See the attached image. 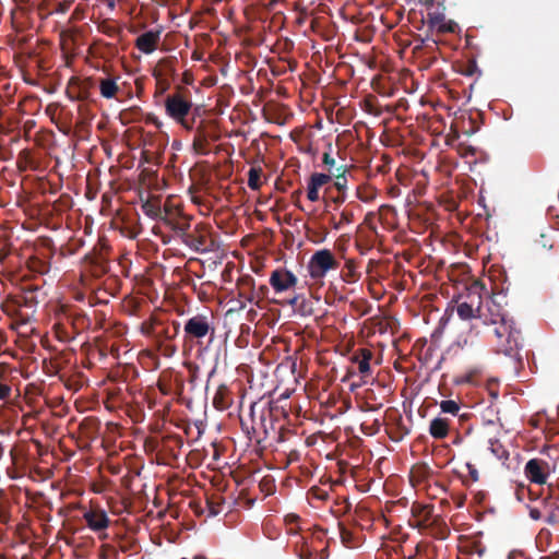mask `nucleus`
<instances>
[{
    "label": "nucleus",
    "instance_id": "nucleus-1",
    "mask_svg": "<svg viewBox=\"0 0 559 559\" xmlns=\"http://www.w3.org/2000/svg\"><path fill=\"white\" fill-rule=\"evenodd\" d=\"M503 305H507V296L502 292L481 296L477 322L488 328L491 343L497 353L503 354L521 365L523 359L522 333L516 328L514 320L509 317Z\"/></svg>",
    "mask_w": 559,
    "mask_h": 559
},
{
    "label": "nucleus",
    "instance_id": "nucleus-2",
    "mask_svg": "<svg viewBox=\"0 0 559 559\" xmlns=\"http://www.w3.org/2000/svg\"><path fill=\"white\" fill-rule=\"evenodd\" d=\"M163 104L166 115L171 120L186 131L193 130L195 116L199 115L200 107L193 105L191 92L187 87L177 85L173 93L165 96Z\"/></svg>",
    "mask_w": 559,
    "mask_h": 559
},
{
    "label": "nucleus",
    "instance_id": "nucleus-3",
    "mask_svg": "<svg viewBox=\"0 0 559 559\" xmlns=\"http://www.w3.org/2000/svg\"><path fill=\"white\" fill-rule=\"evenodd\" d=\"M488 289L480 281H473L466 288V295L462 296V301L457 302L456 312L462 320L477 321V314L480 311L481 296L487 295ZM478 323H474L469 329V334L478 335Z\"/></svg>",
    "mask_w": 559,
    "mask_h": 559
},
{
    "label": "nucleus",
    "instance_id": "nucleus-4",
    "mask_svg": "<svg viewBox=\"0 0 559 559\" xmlns=\"http://www.w3.org/2000/svg\"><path fill=\"white\" fill-rule=\"evenodd\" d=\"M285 415L284 411L278 406L270 403L267 408H263L259 415L258 420L254 417V406L251 407L252 427L248 431L249 439L261 443L264 439L269 438L273 432H276L277 425L280 424L278 417Z\"/></svg>",
    "mask_w": 559,
    "mask_h": 559
},
{
    "label": "nucleus",
    "instance_id": "nucleus-5",
    "mask_svg": "<svg viewBox=\"0 0 559 559\" xmlns=\"http://www.w3.org/2000/svg\"><path fill=\"white\" fill-rule=\"evenodd\" d=\"M338 262L329 249L316 251L308 263L309 275L313 280L323 278L331 270H336Z\"/></svg>",
    "mask_w": 559,
    "mask_h": 559
},
{
    "label": "nucleus",
    "instance_id": "nucleus-6",
    "mask_svg": "<svg viewBox=\"0 0 559 559\" xmlns=\"http://www.w3.org/2000/svg\"><path fill=\"white\" fill-rule=\"evenodd\" d=\"M185 341L186 342H200L207 334H214L212 325V317L207 314L198 313L189 318L183 325Z\"/></svg>",
    "mask_w": 559,
    "mask_h": 559
},
{
    "label": "nucleus",
    "instance_id": "nucleus-7",
    "mask_svg": "<svg viewBox=\"0 0 559 559\" xmlns=\"http://www.w3.org/2000/svg\"><path fill=\"white\" fill-rule=\"evenodd\" d=\"M269 283L275 294H283L293 290L298 284V278L292 271L277 267L271 273Z\"/></svg>",
    "mask_w": 559,
    "mask_h": 559
},
{
    "label": "nucleus",
    "instance_id": "nucleus-8",
    "mask_svg": "<svg viewBox=\"0 0 559 559\" xmlns=\"http://www.w3.org/2000/svg\"><path fill=\"white\" fill-rule=\"evenodd\" d=\"M60 319L78 336L91 325L90 318L79 308H64Z\"/></svg>",
    "mask_w": 559,
    "mask_h": 559
},
{
    "label": "nucleus",
    "instance_id": "nucleus-9",
    "mask_svg": "<svg viewBox=\"0 0 559 559\" xmlns=\"http://www.w3.org/2000/svg\"><path fill=\"white\" fill-rule=\"evenodd\" d=\"M550 464L542 459H531L524 467L526 478L534 484L545 485L550 475Z\"/></svg>",
    "mask_w": 559,
    "mask_h": 559
},
{
    "label": "nucleus",
    "instance_id": "nucleus-10",
    "mask_svg": "<svg viewBox=\"0 0 559 559\" xmlns=\"http://www.w3.org/2000/svg\"><path fill=\"white\" fill-rule=\"evenodd\" d=\"M438 7L439 8L437 10L430 11L427 14L428 27L431 29H437V32L440 34L455 33L459 28V25L452 20H445V8L443 3H438Z\"/></svg>",
    "mask_w": 559,
    "mask_h": 559
},
{
    "label": "nucleus",
    "instance_id": "nucleus-11",
    "mask_svg": "<svg viewBox=\"0 0 559 559\" xmlns=\"http://www.w3.org/2000/svg\"><path fill=\"white\" fill-rule=\"evenodd\" d=\"M180 331V323L178 321L164 322L154 319L150 322V332L156 342H168L175 340Z\"/></svg>",
    "mask_w": 559,
    "mask_h": 559
},
{
    "label": "nucleus",
    "instance_id": "nucleus-12",
    "mask_svg": "<svg viewBox=\"0 0 559 559\" xmlns=\"http://www.w3.org/2000/svg\"><path fill=\"white\" fill-rule=\"evenodd\" d=\"M194 136L192 142V148L197 154L206 155L209 154V143L211 140H216V136L212 133L209 124L202 120L198 126L193 124Z\"/></svg>",
    "mask_w": 559,
    "mask_h": 559
},
{
    "label": "nucleus",
    "instance_id": "nucleus-13",
    "mask_svg": "<svg viewBox=\"0 0 559 559\" xmlns=\"http://www.w3.org/2000/svg\"><path fill=\"white\" fill-rule=\"evenodd\" d=\"M181 241L195 252L204 253L211 250V240L200 225L195 226L193 231L183 234Z\"/></svg>",
    "mask_w": 559,
    "mask_h": 559
},
{
    "label": "nucleus",
    "instance_id": "nucleus-14",
    "mask_svg": "<svg viewBox=\"0 0 559 559\" xmlns=\"http://www.w3.org/2000/svg\"><path fill=\"white\" fill-rule=\"evenodd\" d=\"M548 497L551 499L546 504L547 514L545 521L549 525L559 524V483L548 485Z\"/></svg>",
    "mask_w": 559,
    "mask_h": 559
},
{
    "label": "nucleus",
    "instance_id": "nucleus-15",
    "mask_svg": "<svg viewBox=\"0 0 559 559\" xmlns=\"http://www.w3.org/2000/svg\"><path fill=\"white\" fill-rule=\"evenodd\" d=\"M83 519L88 528L94 532H100L109 526L110 520L107 513L99 508H92L84 512Z\"/></svg>",
    "mask_w": 559,
    "mask_h": 559
},
{
    "label": "nucleus",
    "instance_id": "nucleus-16",
    "mask_svg": "<svg viewBox=\"0 0 559 559\" xmlns=\"http://www.w3.org/2000/svg\"><path fill=\"white\" fill-rule=\"evenodd\" d=\"M162 29H150L143 34H141L135 39V47L143 53L150 55L158 46V43L160 40Z\"/></svg>",
    "mask_w": 559,
    "mask_h": 559
},
{
    "label": "nucleus",
    "instance_id": "nucleus-17",
    "mask_svg": "<svg viewBox=\"0 0 559 559\" xmlns=\"http://www.w3.org/2000/svg\"><path fill=\"white\" fill-rule=\"evenodd\" d=\"M332 175H326L323 173H313L309 180L307 187V198L311 202H317L320 199L319 190L331 182Z\"/></svg>",
    "mask_w": 559,
    "mask_h": 559
},
{
    "label": "nucleus",
    "instance_id": "nucleus-18",
    "mask_svg": "<svg viewBox=\"0 0 559 559\" xmlns=\"http://www.w3.org/2000/svg\"><path fill=\"white\" fill-rule=\"evenodd\" d=\"M356 212H361V206L356 202H349L344 206L340 213V219L335 221V217L331 218V223L334 229L340 230L345 225H349L355 222Z\"/></svg>",
    "mask_w": 559,
    "mask_h": 559
},
{
    "label": "nucleus",
    "instance_id": "nucleus-19",
    "mask_svg": "<svg viewBox=\"0 0 559 559\" xmlns=\"http://www.w3.org/2000/svg\"><path fill=\"white\" fill-rule=\"evenodd\" d=\"M288 544L299 559H316V554L309 548L307 539L299 533L292 531Z\"/></svg>",
    "mask_w": 559,
    "mask_h": 559
},
{
    "label": "nucleus",
    "instance_id": "nucleus-20",
    "mask_svg": "<svg viewBox=\"0 0 559 559\" xmlns=\"http://www.w3.org/2000/svg\"><path fill=\"white\" fill-rule=\"evenodd\" d=\"M373 358V353L368 348H358L352 356V361L357 365L358 371L361 376H369L371 372L370 360Z\"/></svg>",
    "mask_w": 559,
    "mask_h": 559
},
{
    "label": "nucleus",
    "instance_id": "nucleus-21",
    "mask_svg": "<svg viewBox=\"0 0 559 559\" xmlns=\"http://www.w3.org/2000/svg\"><path fill=\"white\" fill-rule=\"evenodd\" d=\"M86 270L94 276L100 277L108 272V263L100 255L87 254L84 258Z\"/></svg>",
    "mask_w": 559,
    "mask_h": 559
},
{
    "label": "nucleus",
    "instance_id": "nucleus-22",
    "mask_svg": "<svg viewBox=\"0 0 559 559\" xmlns=\"http://www.w3.org/2000/svg\"><path fill=\"white\" fill-rule=\"evenodd\" d=\"M450 421L447 418L436 417L430 421L429 433L435 439H444L449 435Z\"/></svg>",
    "mask_w": 559,
    "mask_h": 559
},
{
    "label": "nucleus",
    "instance_id": "nucleus-23",
    "mask_svg": "<svg viewBox=\"0 0 559 559\" xmlns=\"http://www.w3.org/2000/svg\"><path fill=\"white\" fill-rule=\"evenodd\" d=\"M233 403L230 391L225 384H221L213 397V405L216 409L225 411Z\"/></svg>",
    "mask_w": 559,
    "mask_h": 559
},
{
    "label": "nucleus",
    "instance_id": "nucleus-24",
    "mask_svg": "<svg viewBox=\"0 0 559 559\" xmlns=\"http://www.w3.org/2000/svg\"><path fill=\"white\" fill-rule=\"evenodd\" d=\"M143 213L152 219L160 221L162 217V201L157 197L148 198L141 205Z\"/></svg>",
    "mask_w": 559,
    "mask_h": 559
},
{
    "label": "nucleus",
    "instance_id": "nucleus-25",
    "mask_svg": "<svg viewBox=\"0 0 559 559\" xmlns=\"http://www.w3.org/2000/svg\"><path fill=\"white\" fill-rule=\"evenodd\" d=\"M248 284L250 286V293L247 296L241 293L240 296L245 297L249 302H254L260 307V301L269 294V287L266 285H261L258 289H254V281L251 277L248 280Z\"/></svg>",
    "mask_w": 559,
    "mask_h": 559
},
{
    "label": "nucleus",
    "instance_id": "nucleus-26",
    "mask_svg": "<svg viewBox=\"0 0 559 559\" xmlns=\"http://www.w3.org/2000/svg\"><path fill=\"white\" fill-rule=\"evenodd\" d=\"M119 91L116 79L106 78L99 81V92L104 98L110 99L116 97Z\"/></svg>",
    "mask_w": 559,
    "mask_h": 559
},
{
    "label": "nucleus",
    "instance_id": "nucleus-27",
    "mask_svg": "<svg viewBox=\"0 0 559 559\" xmlns=\"http://www.w3.org/2000/svg\"><path fill=\"white\" fill-rule=\"evenodd\" d=\"M57 338L63 343H70L75 340L76 335L66 325L64 321L59 318V321L53 325Z\"/></svg>",
    "mask_w": 559,
    "mask_h": 559
},
{
    "label": "nucleus",
    "instance_id": "nucleus-28",
    "mask_svg": "<svg viewBox=\"0 0 559 559\" xmlns=\"http://www.w3.org/2000/svg\"><path fill=\"white\" fill-rule=\"evenodd\" d=\"M340 528V537L344 546L348 548H354L358 546L359 538L355 535L353 531L346 527L345 524L338 523Z\"/></svg>",
    "mask_w": 559,
    "mask_h": 559
},
{
    "label": "nucleus",
    "instance_id": "nucleus-29",
    "mask_svg": "<svg viewBox=\"0 0 559 559\" xmlns=\"http://www.w3.org/2000/svg\"><path fill=\"white\" fill-rule=\"evenodd\" d=\"M180 215H181L180 210L178 207L171 205L169 201H166L164 206H162L160 221L164 222L167 226L169 224H171Z\"/></svg>",
    "mask_w": 559,
    "mask_h": 559
},
{
    "label": "nucleus",
    "instance_id": "nucleus-30",
    "mask_svg": "<svg viewBox=\"0 0 559 559\" xmlns=\"http://www.w3.org/2000/svg\"><path fill=\"white\" fill-rule=\"evenodd\" d=\"M262 168L260 166H252L248 171V187L253 190L258 191L262 187L261 176H262Z\"/></svg>",
    "mask_w": 559,
    "mask_h": 559
},
{
    "label": "nucleus",
    "instance_id": "nucleus-31",
    "mask_svg": "<svg viewBox=\"0 0 559 559\" xmlns=\"http://www.w3.org/2000/svg\"><path fill=\"white\" fill-rule=\"evenodd\" d=\"M174 231L177 233V235L180 237V239L183 238V234L189 233L190 228V222L182 215H180L178 218H176L171 224L168 225Z\"/></svg>",
    "mask_w": 559,
    "mask_h": 559
},
{
    "label": "nucleus",
    "instance_id": "nucleus-32",
    "mask_svg": "<svg viewBox=\"0 0 559 559\" xmlns=\"http://www.w3.org/2000/svg\"><path fill=\"white\" fill-rule=\"evenodd\" d=\"M489 449L497 459L501 461H507L509 459V452L504 449L499 440H490Z\"/></svg>",
    "mask_w": 559,
    "mask_h": 559
},
{
    "label": "nucleus",
    "instance_id": "nucleus-33",
    "mask_svg": "<svg viewBox=\"0 0 559 559\" xmlns=\"http://www.w3.org/2000/svg\"><path fill=\"white\" fill-rule=\"evenodd\" d=\"M206 507L209 510V515L215 516L219 514L223 510V499L222 497H212L207 498L206 500Z\"/></svg>",
    "mask_w": 559,
    "mask_h": 559
},
{
    "label": "nucleus",
    "instance_id": "nucleus-34",
    "mask_svg": "<svg viewBox=\"0 0 559 559\" xmlns=\"http://www.w3.org/2000/svg\"><path fill=\"white\" fill-rule=\"evenodd\" d=\"M278 304H281V305L287 304V305L292 306L294 309L304 308L305 298L299 294H294L292 297H289L283 301H278ZM300 312H301V314L309 313V311H306L305 309H301Z\"/></svg>",
    "mask_w": 559,
    "mask_h": 559
},
{
    "label": "nucleus",
    "instance_id": "nucleus-35",
    "mask_svg": "<svg viewBox=\"0 0 559 559\" xmlns=\"http://www.w3.org/2000/svg\"><path fill=\"white\" fill-rule=\"evenodd\" d=\"M157 349L166 358L173 357L177 352V346L171 343V341L168 342H156Z\"/></svg>",
    "mask_w": 559,
    "mask_h": 559
},
{
    "label": "nucleus",
    "instance_id": "nucleus-36",
    "mask_svg": "<svg viewBox=\"0 0 559 559\" xmlns=\"http://www.w3.org/2000/svg\"><path fill=\"white\" fill-rule=\"evenodd\" d=\"M440 408L443 413L457 416L460 412V405L453 400H443L440 402Z\"/></svg>",
    "mask_w": 559,
    "mask_h": 559
},
{
    "label": "nucleus",
    "instance_id": "nucleus-37",
    "mask_svg": "<svg viewBox=\"0 0 559 559\" xmlns=\"http://www.w3.org/2000/svg\"><path fill=\"white\" fill-rule=\"evenodd\" d=\"M357 198L362 202H370L374 199V190L366 187V186H359L356 190Z\"/></svg>",
    "mask_w": 559,
    "mask_h": 559
},
{
    "label": "nucleus",
    "instance_id": "nucleus-38",
    "mask_svg": "<svg viewBox=\"0 0 559 559\" xmlns=\"http://www.w3.org/2000/svg\"><path fill=\"white\" fill-rule=\"evenodd\" d=\"M332 178H335L334 187L336 188L337 192H346L347 190V178L346 176H342V174H333L331 173Z\"/></svg>",
    "mask_w": 559,
    "mask_h": 559
},
{
    "label": "nucleus",
    "instance_id": "nucleus-39",
    "mask_svg": "<svg viewBox=\"0 0 559 559\" xmlns=\"http://www.w3.org/2000/svg\"><path fill=\"white\" fill-rule=\"evenodd\" d=\"M332 145L329 144V151L323 153L322 163L328 167L329 174L333 173V168L336 164L335 158L331 155Z\"/></svg>",
    "mask_w": 559,
    "mask_h": 559
},
{
    "label": "nucleus",
    "instance_id": "nucleus-40",
    "mask_svg": "<svg viewBox=\"0 0 559 559\" xmlns=\"http://www.w3.org/2000/svg\"><path fill=\"white\" fill-rule=\"evenodd\" d=\"M31 162V153L28 150H23L20 152L19 154V163H17V167L20 170H26L27 168V165L29 164Z\"/></svg>",
    "mask_w": 559,
    "mask_h": 559
},
{
    "label": "nucleus",
    "instance_id": "nucleus-41",
    "mask_svg": "<svg viewBox=\"0 0 559 559\" xmlns=\"http://www.w3.org/2000/svg\"><path fill=\"white\" fill-rule=\"evenodd\" d=\"M168 88H169V83L166 80H157L156 91L154 94L155 100H157V98L162 97Z\"/></svg>",
    "mask_w": 559,
    "mask_h": 559
},
{
    "label": "nucleus",
    "instance_id": "nucleus-42",
    "mask_svg": "<svg viewBox=\"0 0 559 559\" xmlns=\"http://www.w3.org/2000/svg\"><path fill=\"white\" fill-rule=\"evenodd\" d=\"M309 493L313 499L325 501L329 498V492L314 486L310 489Z\"/></svg>",
    "mask_w": 559,
    "mask_h": 559
},
{
    "label": "nucleus",
    "instance_id": "nucleus-43",
    "mask_svg": "<svg viewBox=\"0 0 559 559\" xmlns=\"http://www.w3.org/2000/svg\"><path fill=\"white\" fill-rule=\"evenodd\" d=\"M459 152L463 157L474 156L476 154V148L471 145L460 144Z\"/></svg>",
    "mask_w": 559,
    "mask_h": 559
},
{
    "label": "nucleus",
    "instance_id": "nucleus-44",
    "mask_svg": "<svg viewBox=\"0 0 559 559\" xmlns=\"http://www.w3.org/2000/svg\"><path fill=\"white\" fill-rule=\"evenodd\" d=\"M11 386L5 383L0 382V401L7 400L11 394Z\"/></svg>",
    "mask_w": 559,
    "mask_h": 559
},
{
    "label": "nucleus",
    "instance_id": "nucleus-45",
    "mask_svg": "<svg viewBox=\"0 0 559 559\" xmlns=\"http://www.w3.org/2000/svg\"><path fill=\"white\" fill-rule=\"evenodd\" d=\"M102 32L107 35V36H110V37H116L119 35L120 33V29L117 28L116 26H103V29Z\"/></svg>",
    "mask_w": 559,
    "mask_h": 559
},
{
    "label": "nucleus",
    "instance_id": "nucleus-46",
    "mask_svg": "<svg viewBox=\"0 0 559 559\" xmlns=\"http://www.w3.org/2000/svg\"><path fill=\"white\" fill-rule=\"evenodd\" d=\"M345 269L347 270L346 277H348L347 281L349 282L350 278H353L355 276V263H354V261L353 260L346 261Z\"/></svg>",
    "mask_w": 559,
    "mask_h": 559
},
{
    "label": "nucleus",
    "instance_id": "nucleus-47",
    "mask_svg": "<svg viewBox=\"0 0 559 559\" xmlns=\"http://www.w3.org/2000/svg\"><path fill=\"white\" fill-rule=\"evenodd\" d=\"M285 433H286V430L284 429V426L282 424H278L276 432H273V435L276 436L277 442L285 441Z\"/></svg>",
    "mask_w": 559,
    "mask_h": 559
},
{
    "label": "nucleus",
    "instance_id": "nucleus-48",
    "mask_svg": "<svg viewBox=\"0 0 559 559\" xmlns=\"http://www.w3.org/2000/svg\"><path fill=\"white\" fill-rule=\"evenodd\" d=\"M382 407V404H370L368 402H366L362 406H361V409L364 412H376V411H379L380 408Z\"/></svg>",
    "mask_w": 559,
    "mask_h": 559
},
{
    "label": "nucleus",
    "instance_id": "nucleus-49",
    "mask_svg": "<svg viewBox=\"0 0 559 559\" xmlns=\"http://www.w3.org/2000/svg\"><path fill=\"white\" fill-rule=\"evenodd\" d=\"M476 68H477V66H476V62L474 60L468 61V63L466 64L465 70L463 71V73L465 75H473L475 70H476Z\"/></svg>",
    "mask_w": 559,
    "mask_h": 559
},
{
    "label": "nucleus",
    "instance_id": "nucleus-50",
    "mask_svg": "<svg viewBox=\"0 0 559 559\" xmlns=\"http://www.w3.org/2000/svg\"><path fill=\"white\" fill-rule=\"evenodd\" d=\"M70 5H71V1L60 2V3H58L56 11L58 13H66L70 9Z\"/></svg>",
    "mask_w": 559,
    "mask_h": 559
},
{
    "label": "nucleus",
    "instance_id": "nucleus-51",
    "mask_svg": "<svg viewBox=\"0 0 559 559\" xmlns=\"http://www.w3.org/2000/svg\"><path fill=\"white\" fill-rule=\"evenodd\" d=\"M346 200V192H338L336 197L332 198V202L340 205Z\"/></svg>",
    "mask_w": 559,
    "mask_h": 559
},
{
    "label": "nucleus",
    "instance_id": "nucleus-52",
    "mask_svg": "<svg viewBox=\"0 0 559 559\" xmlns=\"http://www.w3.org/2000/svg\"><path fill=\"white\" fill-rule=\"evenodd\" d=\"M132 547V544L127 542V540H123L121 539L118 544V548L122 551V552H127L131 549Z\"/></svg>",
    "mask_w": 559,
    "mask_h": 559
},
{
    "label": "nucleus",
    "instance_id": "nucleus-53",
    "mask_svg": "<svg viewBox=\"0 0 559 559\" xmlns=\"http://www.w3.org/2000/svg\"><path fill=\"white\" fill-rule=\"evenodd\" d=\"M530 516L533 520H540L543 518V512L539 509H537V508H532L530 510Z\"/></svg>",
    "mask_w": 559,
    "mask_h": 559
},
{
    "label": "nucleus",
    "instance_id": "nucleus-54",
    "mask_svg": "<svg viewBox=\"0 0 559 559\" xmlns=\"http://www.w3.org/2000/svg\"><path fill=\"white\" fill-rule=\"evenodd\" d=\"M10 249L7 246L0 248V264L4 262V260L9 257Z\"/></svg>",
    "mask_w": 559,
    "mask_h": 559
},
{
    "label": "nucleus",
    "instance_id": "nucleus-55",
    "mask_svg": "<svg viewBox=\"0 0 559 559\" xmlns=\"http://www.w3.org/2000/svg\"><path fill=\"white\" fill-rule=\"evenodd\" d=\"M416 472L418 473L420 478H424L429 473V467L427 465H420L416 468Z\"/></svg>",
    "mask_w": 559,
    "mask_h": 559
},
{
    "label": "nucleus",
    "instance_id": "nucleus-56",
    "mask_svg": "<svg viewBox=\"0 0 559 559\" xmlns=\"http://www.w3.org/2000/svg\"><path fill=\"white\" fill-rule=\"evenodd\" d=\"M485 551H486V547L483 546L481 544H475L473 546V552H476L478 555V557H483Z\"/></svg>",
    "mask_w": 559,
    "mask_h": 559
},
{
    "label": "nucleus",
    "instance_id": "nucleus-57",
    "mask_svg": "<svg viewBox=\"0 0 559 559\" xmlns=\"http://www.w3.org/2000/svg\"><path fill=\"white\" fill-rule=\"evenodd\" d=\"M467 468H468V473H469V475H471L472 479H473V480H475V481H476V480H478V472H477V469L474 467V465H472V464H469V463H468V464H467Z\"/></svg>",
    "mask_w": 559,
    "mask_h": 559
},
{
    "label": "nucleus",
    "instance_id": "nucleus-58",
    "mask_svg": "<svg viewBox=\"0 0 559 559\" xmlns=\"http://www.w3.org/2000/svg\"><path fill=\"white\" fill-rule=\"evenodd\" d=\"M473 344V340L468 341L467 337H460L457 340V345L461 347V348H464L465 346H468V345H472Z\"/></svg>",
    "mask_w": 559,
    "mask_h": 559
},
{
    "label": "nucleus",
    "instance_id": "nucleus-59",
    "mask_svg": "<svg viewBox=\"0 0 559 559\" xmlns=\"http://www.w3.org/2000/svg\"><path fill=\"white\" fill-rule=\"evenodd\" d=\"M289 462H296L299 460V452L296 450H292L288 454Z\"/></svg>",
    "mask_w": 559,
    "mask_h": 559
},
{
    "label": "nucleus",
    "instance_id": "nucleus-60",
    "mask_svg": "<svg viewBox=\"0 0 559 559\" xmlns=\"http://www.w3.org/2000/svg\"><path fill=\"white\" fill-rule=\"evenodd\" d=\"M348 171V168L346 165H341L335 168V171L333 174H342V176H346V173Z\"/></svg>",
    "mask_w": 559,
    "mask_h": 559
},
{
    "label": "nucleus",
    "instance_id": "nucleus-61",
    "mask_svg": "<svg viewBox=\"0 0 559 559\" xmlns=\"http://www.w3.org/2000/svg\"><path fill=\"white\" fill-rule=\"evenodd\" d=\"M378 429H372L371 427H367L365 426L364 424L361 425V431L365 433V435H373L377 432Z\"/></svg>",
    "mask_w": 559,
    "mask_h": 559
},
{
    "label": "nucleus",
    "instance_id": "nucleus-62",
    "mask_svg": "<svg viewBox=\"0 0 559 559\" xmlns=\"http://www.w3.org/2000/svg\"><path fill=\"white\" fill-rule=\"evenodd\" d=\"M148 122L153 123L154 126H156L157 128H160L162 127V122L159 121V119L155 116H151L148 117L147 119Z\"/></svg>",
    "mask_w": 559,
    "mask_h": 559
},
{
    "label": "nucleus",
    "instance_id": "nucleus-63",
    "mask_svg": "<svg viewBox=\"0 0 559 559\" xmlns=\"http://www.w3.org/2000/svg\"><path fill=\"white\" fill-rule=\"evenodd\" d=\"M389 170V165L384 162L382 165L377 166V171L380 174H385Z\"/></svg>",
    "mask_w": 559,
    "mask_h": 559
},
{
    "label": "nucleus",
    "instance_id": "nucleus-64",
    "mask_svg": "<svg viewBox=\"0 0 559 559\" xmlns=\"http://www.w3.org/2000/svg\"><path fill=\"white\" fill-rule=\"evenodd\" d=\"M421 3L428 9H432L435 3H436V0H421Z\"/></svg>",
    "mask_w": 559,
    "mask_h": 559
}]
</instances>
